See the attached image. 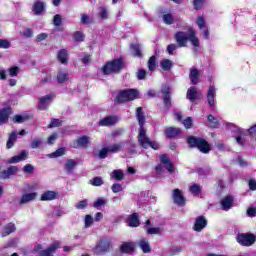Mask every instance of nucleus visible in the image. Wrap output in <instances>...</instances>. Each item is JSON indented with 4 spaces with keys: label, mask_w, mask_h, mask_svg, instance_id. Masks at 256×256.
Listing matches in <instances>:
<instances>
[{
    "label": "nucleus",
    "mask_w": 256,
    "mask_h": 256,
    "mask_svg": "<svg viewBox=\"0 0 256 256\" xmlns=\"http://www.w3.org/2000/svg\"><path fill=\"white\" fill-rule=\"evenodd\" d=\"M136 117L140 125L139 135H138L139 145H141L143 149H149V147H151V149H154L155 151H157V149H159V144L151 140V138L147 136V132L145 131V129H143V125H145V116L143 115V108L141 107L137 108Z\"/></svg>",
    "instance_id": "obj_1"
},
{
    "label": "nucleus",
    "mask_w": 256,
    "mask_h": 256,
    "mask_svg": "<svg viewBox=\"0 0 256 256\" xmlns=\"http://www.w3.org/2000/svg\"><path fill=\"white\" fill-rule=\"evenodd\" d=\"M176 43L179 47H187L188 41H190L193 47H199V37H197V31L195 29L189 27L188 32L185 33L183 31H179L175 34Z\"/></svg>",
    "instance_id": "obj_2"
},
{
    "label": "nucleus",
    "mask_w": 256,
    "mask_h": 256,
    "mask_svg": "<svg viewBox=\"0 0 256 256\" xmlns=\"http://www.w3.org/2000/svg\"><path fill=\"white\" fill-rule=\"evenodd\" d=\"M187 143L190 147H197L201 153H209L211 151V146L203 138L190 136L187 140Z\"/></svg>",
    "instance_id": "obj_3"
},
{
    "label": "nucleus",
    "mask_w": 256,
    "mask_h": 256,
    "mask_svg": "<svg viewBox=\"0 0 256 256\" xmlns=\"http://www.w3.org/2000/svg\"><path fill=\"white\" fill-rule=\"evenodd\" d=\"M138 97H139V92L136 89H128V90L121 91L118 94L116 101L118 103H125L127 101H133Z\"/></svg>",
    "instance_id": "obj_4"
},
{
    "label": "nucleus",
    "mask_w": 256,
    "mask_h": 256,
    "mask_svg": "<svg viewBox=\"0 0 256 256\" xmlns=\"http://www.w3.org/2000/svg\"><path fill=\"white\" fill-rule=\"evenodd\" d=\"M120 69H123V61L116 59L106 63V65L103 67V73L104 75H111V73H119Z\"/></svg>",
    "instance_id": "obj_5"
},
{
    "label": "nucleus",
    "mask_w": 256,
    "mask_h": 256,
    "mask_svg": "<svg viewBox=\"0 0 256 256\" xmlns=\"http://www.w3.org/2000/svg\"><path fill=\"white\" fill-rule=\"evenodd\" d=\"M161 164L156 166L157 173H163V167L168 170V173H174L175 172V166L173 163H171V160L169 157L165 154L160 156Z\"/></svg>",
    "instance_id": "obj_6"
},
{
    "label": "nucleus",
    "mask_w": 256,
    "mask_h": 256,
    "mask_svg": "<svg viewBox=\"0 0 256 256\" xmlns=\"http://www.w3.org/2000/svg\"><path fill=\"white\" fill-rule=\"evenodd\" d=\"M111 240L109 239H100L97 245L94 248L95 255H103L111 251Z\"/></svg>",
    "instance_id": "obj_7"
},
{
    "label": "nucleus",
    "mask_w": 256,
    "mask_h": 256,
    "mask_svg": "<svg viewBox=\"0 0 256 256\" xmlns=\"http://www.w3.org/2000/svg\"><path fill=\"white\" fill-rule=\"evenodd\" d=\"M239 135L236 137V143H238V145H245V142L243 141V139L246 137V135H252V137H255L256 135V125L250 127V129L248 130H243L241 128L238 129Z\"/></svg>",
    "instance_id": "obj_8"
},
{
    "label": "nucleus",
    "mask_w": 256,
    "mask_h": 256,
    "mask_svg": "<svg viewBox=\"0 0 256 256\" xmlns=\"http://www.w3.org/2000/svg\"><path fill=\"white\" fill-rule=\"evenodd\" d=\"M237 241L240 245L249 247L255 243V235L253 234H239L237 236Z\"/></svg>",
    "instance_id": "obj_9"
},
{
    "label": "nucleus",
    "mask_w": 256,
    "mask_h": 256,
    "mask_svg": "<svg viewBox=\"0 0 256 256\" xmlns=\"http://www.w3.org/2000/svg\"><path fill=\"white\" fill-rule=\"evenodd\" d=\"M53 97L55 96L52 94L40 97L38 109H40V111H45L46 109H49V105L51 104V101H53Z\"/></svg>",
    "instance_id": "obj_10"
},
{
    "label": "nucleus",
    "mask_w": 256,
    "mask_h": 256,
    "mask_svg": "<svg viewBox=\"0 0 256 256\" xmlns=\"http://www.w3.org/2000/svg\"><path fill=\"white\" fill-rule=\"evenodd\" d=\"M172 199L176 205H179V207L185 205V196H183V192L179 189L173 190Z\"/></svg>",
    "instance_id": "obj_11"
},
{
    "label": "nucleus",
    "mask_w": 256,
    "mask_h": 256,
    "mask_svg": "<svg viewBox=\"0 0 256 256\" xmlns=\"http://www.w3.org/2000/svg\"><path fill=\"white\" fill-rule=\"evenodd\" d=\"M150 225H151V220H147L145 224V229L148 235H163V231H165V228H163V226L151 227Z\"/></svg>",
    "instance_id": "obj_12"
},
{
    "label": "nucleus",
    "mask_w": 256,
    "mask_h": 256,
    "mask_svg": "<svg viewBox=\"0 0 256 256\" xmlns=\"http://www.w3.org/2000/svg\"><path fill=\"white\" fill-rule=\"evenodd\" d=\"M29 157V151L22 150L18 155L13 156L12 158H9L7 160V163L13 164V163H21V161H25Z\"/></svg>",
    "instance_id": "obj_13"
},
{
    "label": "nucleus",
    "mask_w": 256,
    "mask_h": 256,
    "mask_svg": "<svg viewBox=\"0 0 256 256\" xmlns=\"http://www.w3.org/2000/svg\"><path fill=\"white\" fill-rule=\"evenodd\" d=\"M118 121L119 119H117L116 116H108L101 119L99 125H101V127H111V125L117 124Z\"/></svg>",
    "instance_id": "obj_14"
},
{
    "label": "nucleus",
    "mask_w": 256,
    "mask_h": 256,
    "mask_svg": "<svg viewBox=\"0 0 256 256\" xmlns=\"http://www.w3.org/2000/svg\"><path fill=\"white\" fill-rule=\"evenodd\" d=\"M32 11L34 15H42L43 11H45V2L36 0L33 4Z\"/></svg>",
    "instance_id": "obj_15"
},
{
    "label": "nucleus",
    "mask_w": 256,
    "mask_h": 256,
    "mask_svg": "<svg viewBox=\"0 0 256 256\" xmlns=\"http://www.w3.org/2000/svg\"><path fill=\"white\" fill-rule=\"evenodd\" d=\"M205 227H207V219L203 216L198 217L194 224V231H203Z\"/></svg>",
    "instance_id": "obj_16"
},
{
    "label": "nucleus",
    "mask_w": 256,
    "mask_h": 256,
    "mask_svg": "<svg viewBox=\"0 0 256 256\" xmlns=\"http://www.w3.org/2000/svg\"><path fill=\"white\" fill-rule=\"evenodd\" d=\"M59 197V193L57 191H45L41 195V201H53L54 199H57Z\"/></svg>",
    "instance_id": "obj_17"
},
{
    "label": "nucleus",
    "mask_w": 256,
    "mask_h": 256,
    "mask_svg": "<svg viewBox=\"0 0 256 256\" xmlns=\"http://www.w3.org/2000/svg\"><path fill=\"white\" fill-rule=\"evenodd\" d=\"M36 199H37V192H30V193L24 194L21 197L20 203L25 205L27 203H31V201H35Z\"/></svg>",
    "instance_id": "obj_18"
},
{
    "label": "nucleus",
    "mask_w": 256,
    "mask_h": 256,
    "mask_svg": "<svg viewBox=\"0 0 256 256\" xmlns=\"http://www.w3.org/2000/svg\"><path fill=\"white\" fill-rule=\"evenodd\" d=\"M18 171H19V168H17L16 166H11L2 172L0 177L2 179H9V177L16 175V173H18Z\"/></svg>",
    "instance_id": "obj_19"
},
{
    "label": "nucleus",
    "mask_w": 256,
    "mask_h": 256,
    "mask_svg": "<svg viewBox=\"0 0 256 256\" xmlns=\"http://www.w3.org/2000/svg\"><path fill=\"white\" fill-rule=\"evenodd\" d=\"M9 115H11L10 107H6L0 110V125H3L4 123H7V121H9Z\"/></svg>",
    "instance_id": "obj_20"
},
{
    "label": "nucleus",
    "mask_w": 256,
    "mask_h": 256,
    "mask_svg": "<svg viewBox=\"0 0 256 256\" xmlns=\"http://www.w3.org/2000/svg\"><path fill=\"white\" fill-rule=\"evenodd\" d=\"M221 207L224 211H229L233 207V197L226 196L221 200Z\"/></svg>",
    "instance_id": "obj_21"
},
{
    "label": "nucleus",
    "mask_w": 256,
    "mask_h": 256,
    "mask_svg": "<svg viewBox=\"0 0 256 256\" xmlns=\"http://www.w3.org/2000/svg\"><path fill=\"white\" fill-rule=\"evenodd\" d=\"M162 94L166 107H171V88L165 86L164 88H162Z\"/></svg>",
    "instance_id": "obj_22"
},
{
    "label": "nucleus",
    "mask_w": 256,
    "mask_h": 256,
    "mask_svg": "<svg viewBox=\"0 0 256 256\" xmlns=\"http://www.w3.org/2000/svg\"><path fill=\"white\" fill-rule=\"evenodd\" d=\"M122 253H133L135 251V244L133 242H124L120 246Z\"/></svg>",
    "instance_id": "obj_23"
},
{
    "label": "nucleus",
    "mask_w": 256,
    "mask_h": 256,
    "mask_svg": "<svg viewBox=\"0 0 256 256\" xmlns=\"http://www.w3.org/2000/svg\"><path fill=\"white\" fill-rule=\"evenodd\" d=\"M16 229L13 223L6 224L2 229L1 236L7 237V235H11V233H15Z\"/></svg>",
    "instance_id": "obj_24"
},
{
    "label": "nucleus",
    "mask_w": 256,
    "mask_h": 256,
    "mask_svg": "<svg viewBox=\"0 0 256 256\" xmlns=\"http://www.w3.org/2000/svg\"><path fill=\"white\" fill-rule=\"evenodd\" d=\"M215 91L216 89L214 88V86H210L207 92V101L210 107L215 106Z\"/></svg>",
    "instance_id": "obj_25"
},
{
    "label": "nucleus",
    "mask_w": 256,
    "mask_h": 256,
    "mask_svg": "<svg viewBox=\"0 0 256 256\" xmlns=\"http://www.w3.org/2000/svg\"><path fill=\"white\" fill-rule=\"evenodd\" d=\"M180 133L181 129L179 128L170 127L165 130V135L168 139H173V137H177Z\"/></svg>",
    "instance_id": "obj_26"
},
{
    "label": "nucleus",
    "mask_w": 256,
    "mask_h": 256,
    "mask_svg": "<svg viewBox=\"0 0 256 256\" xmlns=\"http://www.w3.org/2000/svg\"><path fill=\"white\" fill-rule=\"evenodd\" d=\"M189 77L191 83L193 85H197V83H199V70H197L196 68H191Z\"/></svg>",
    "instance_id": "obj_27"
},
{
    "label": "nucleus",
    "mask_w": 256,
    "mask_h": 256,
    "mask_svg": "<svg viewBox=\"0 0 256 256\" xmlns=\"http://www.w3.org/2000/svg\"><path fill=\"white\" fill-rule=\"evenodd\" d=\"M197 95H198L197 88L190 87L187 90L186 97H187V99H189V101H191V103H195V100L197 99Z\"/></svg>",
    "instance_id": "obj_28"
},
{
    "label": "nucleus",
    "mask_w": 256,
    "mask_h": 256,
    "mask_svg": "<svg viewBox=\"0 0 256 256\" xmlns=\"http://www.w3.org/2000/svg\"><path fill=\"white\" fill-rule=\"evenodd\" d=\"M125 177V174L123 173V170H114L110 174L111 179H115L116 181H123Z\"/></svg>",
    "instance_id": "obj_29"
},
{
    "label": "nucleus",
    "mask_w": 256,
    "mask_h": 256,
    "mask_svg": "<svg viewBox=\"0 0 256 256\" xmlns=\"http://www.w3.org/2000/svg\"><path fill=\"white\" fill-rule=\"evenodd\" d=\"M129 227H139V217L137 214H132L128 218Z\"/></svg>",
    "instance_id": "obj_30"
},
{
    "label": "nucleus",
    "mask_w": 256,
    "mask_h": 256,
    "mask_svg": "<svg viewBox=\"0 0 256 256\" xmlns=\"http://www.w3.org/2000/svg\"><path fill=\"white\" fill-rule=\"evenodd\" d=\"M69 60V53L67 50L63 49L58 52V61L60 63H66Z\"/></svg>",
    "instance_id": "obj_31"
},
{
    "label": "nucleus",
    "mask_w": 256,
    "mask_h": 256,
    "mask_svg": "<svg viewBox=\"0 0 256 256\" xmlns=\"http://www.w3.org/2000/svg\"><path fill=\"white\" fill-rule=\"evenodd\" d=\"M58 83H65L69 80V75L66 70H59L57 75Z\"/></svg>",
    "instance_id": "obj_32"
},
{
    "label": "nucleus",
    "mask_w": 256,
    "mask_h": 256,
    "mask_svg": "<svg viewBox=\"0 0 256 256\" xmlns=\"http://www.w3.org/2000/svg\"><path fill=\"white\" fill-rule=\"evenodd\" d=\"M160 66L163 69V71H170L171 67H173V62L169 59H163L160 62Z\"/></svg>",
    "instance_id": "obj_33"
},
{
    "label": "nucleus",
    "mask_w": 256,
    "mask_h": 256,
    "mask_svg": "<svg viewBox=\"0 0 256 256\" xmlns=\"http://www.w3.org/2000/svg\"><path fill=\"white\" fill-rule=\"evenodd\" d=\"M139 247L142 249L143 253H149V251H151V246H149L147 239L140 240Z\"/></svg>",
    "instance_id": "obj_34"
},
{
    "label": "nucleus",
    "mask_w": 256,
    "mask_h": 256,
    "mask_svg": "<svg viewBox=\"0 0 256 256\" xmlns=\"http://www.w3.org/2000/svg\"><path fill=\"white\" fill-rule=\"evenodd\" d=\"M91 139L87 136H82L77 140V147H87L89 145Z\"/></svg>",
    "instance_id": "obj_35"
},
{
    "label": "nucleus",
    "mask_w": 256,
    "mask_h": 256,
    "mask_svg": "<svg viewBox=\"0 0 256 256\" xmlns=\"http://www.w3.org/2000/svg\"><path fill=\"white\" fill-rule=\"evenodd\" d=\"M131 53L134 57H141V46L139 44H133L130 46Z\"/></svg>",
    "instance_id": "obj_36"
},
{
    "label": "nucleus",
    "mask_w": 256,
    "mask_h": 256,
    "mask_svg": "<svg viewBox=\"0 0 256 256\" xmlns=\"http://www.w3.org/2000/svg\"><path fill=\"white\" fill-rule=\"evenodd\" d=\"M65 155V148H58L55 152L49 154L50 159H55L57 157H63Z\"/></svg>",
    "instance_id": "obj_37"
},
{
    "label": "nucleus",
    "mask_w": 256,
    "mask_h": 256,
    "mask_svg": "<svg viewBox=\"0 0 256 256\" xmlns=\"http://www.w3.org/2000/svg\"><path fill=\"white\" fill-rule=\"evenodd\" d=\"M15 141H17V133H12L9 136V139L6 144L7 149H11V147H13V145L15 144Z\"/></svg>",
    "instance_id": "obj_38"
},
{
    "label": "nucleus",
    "mask_w": 256,
    "mask_h": 256,
    "mask_svg": "<svg viewBox=\"0 0 256 256\" xmlns=\"http://www.w3.org/2000/svg\"><path fill=\"white\" fill-rule=\"evenodd\" d=\"M74 167H77V161H75L73 159H70V160L66 161V163H65L66 171H73Z\"/></svg>",
    "instance_id": "obj_39"
},
{
    "label": "nucleus",
    "mask_w": 256,
    "mask_h": 256,
    "mask_svg": "<svg viewBox=\"0 0 256 256\" xmlns=\"http://www.w3.org/2000/svg\"><path fill=\"white\" fill-rule=\"evenodd\" d=\"M104 205H107V200H105L104 198H98L93 203V207H95V209H101V207H104Z\"/></svg>",
    "instance_id": "obj_40"
},
{
    "label": "nucleus",
    "mask_w": 256,
    "mask_h": 256,
    "mask_svg": "<svg viewBox=\"0 0 256 256\" xmlns=\"http://www.w3.org/2000/svg\"><path fill=\"white\" fill-rule=\"evenodd\" d=\"M155 67H157V58H155V56H152L148 60V69L149 71H155Z\"/></svg>",
    "instance_id": "obj_41"
},
{
    "label": "nucleus",
    "mask_w": 256,
    "mask_h": 256,
    "mask_svg": "<svg viewBox=\"0 0 256 256\" xmlns=\"http://www.w3.org/2000/svg\"><path fill=\"white\" fill-rule=\"evenodd\" d=\"M209 125L213 128L219 127V120L217 118L213 117V115L208 116Z\"/></svg>",
    "instance_id": "obj_42"
},
{
    "label": "nucleus",
    "mask_w": 256,
    "mask_h": 256,
    "mask_svg": "<svg viewBox=\"0 0 256 256\" xmlns=\"http://www.w3.org/2000/svg\"><path fill=\"white\" fill-rule=\"evenodd\" d=\"M163 21L166 23V25H173L175 20L173 19V15L171 14H164L163 15Z\"/></svg>",
    "instance_id": "obj_43"
},
{
    "label": "nucleus",
    "mask_w": 256,
    "mask_h": 256,
    "mask_svg": "<svg viewBox=\"0 0 256 256\" xmlns=\"http://www.w3.org/2000/svg\"><path fill=\"white\" fill-rule=\"evenodd\" d=\"M120 149H123V144H113L108 147L110 153H118Z\"/></svg>",
    "instance_id": "obj_44"
},
{
    "label": "nucleus",
    "mask_w": 256,
    "mask_h": 256,
    "mask_svg": "<svg viewBox=\"0 0 256 256\" xmlns=\"http://www.w3.org/2000/svg\"><path fill=\"white\" fill-rule=\"evenodd\" d=\"M23 173H27L28 175H33V171H35V167L31 164H26L23 169Z\"/></svg>",
    "instance_id": "obj_45"
},
{
    "label": "nucleus",
    "mask_w": 256,
    "mask_h": 256,
    "mask_svg": "<svg viewBox=\"0 0 256 256\" xmlns=\"http://www.w3.org/2000/svg\"><path fill=\"white\" fill-rule=\"evenodd\" d=\"M98 15H99V17H101V19L109 18V12L104 7L99 8Z\"/></svg>",
    "instance_id": "obj_46"
},
{
    "label": "nucleus",
    "mask_w": 256,
    "mask_h": 256,
    "mask_svg": "<svg viewBox=\"0 0 256 256\" xmlns=\"http://www.w3.org/2000/svg\"><path fill=\"white\" fill-rule=\"evenodd\" d=\"M196 25L201 30L205 29V18H203V16H198L196 19Z\"/></svg>",
    "instance_id": "obj_47"
},
{
    "label": "nucleus",
    "mask_w": 256,
    "mask_h": 256,
    "mask_svg": "<svg viewBox=\"0 0 256 256\" xmlns=\"http://www.w3.org/2000/svg\"><path fill=\"white\" fill-rule=\"evenodd\" d=\"M90 183L94 187H101V185H103V179H101V177H95L92 180H90Z\"/></svg>",
    "instance_id": "obj_48"
},
{
    "label": "nucleus",
    "mask_w": 256,
    "mask_h": 256,
    "mask_svg": "<svg viewBox=\"0 0 256 256\" xmlns=\"http://www.w3.org/2000/svg\"><path fill=\"white\" fill-rule=\"evenodd\" d=\"M189 190L192 195H199V193L201 192V186L193 184Z\"/></svg>",
    "instance_id": "obj_49"
},
{
    "label": "nucleus",
    "mask_w": 256,
    "mask_h": 256,
    "mask_svg": "<svg viewBox=\"0 0 256 256\" xmlns=\"http://www.w3.org/2000/svg\"><path fill=\"white\" fill-rule=\"evenodd\" d=\"M58 138H59V135L57 133L51 134L47 139V144L53 145L57 141Z\"/></svg>",
    "instance_id": "obj_50"
},
{
    "label": "nucleus",
    "mask_w": 256,
    "mask_h": 256,
    "mask_svg": "<svg viewBox=\"0 0 256 256\" xmlns=\"http://www.w3.org/2000/svg\"><path fill=\"white\" fill-rule=\"evenodd\" d=\"M204 4L205 0H193L194 9L196 10L203 9Z\"/></svg>",
    "instance_id": "obj_51"
},
{
    "label": "nucleus",
    "mask_w": 256,
    "mask_h": 256,
    "mask_svg": "<svg viewBox=\"0 0 256 256\" xmlns=\"http://www.w3.org/2000/svg\"><path fill=\"white\" fill-rule=\"evenodd\" d=\"M11 42L9 40L0 39V49H9Z\"/></svg>",
    "instance_id": "obj_52"
},
{
    "label": "nucleus",
    "mask_w": 256,
    "mask_h": 256,
    "mask_svg": "<svg viewBox=\"0 0 256 256\" xmlns=\"http://www.w3.org/2000/svg\"><path fill=\"white\" fill-rule=\"evenodd\" d=\"M9 75L10 77H17L19 75V67L13 66L9 69Z\"/></svg>",
    "instance_id": "obj_53"
},
{
    "label": "nucleus",
    "mask_w": 256,
    "mask_h": 256,
    "mask_svg": "<svg viewBox=\"0 0 256 256\" xmlns=\"http://www.w3.org/2000/svg\"><path fill=\"white\" fill-rule=\"evenodd\" d=\"M14 123H25L27 121V116H21V115H16L13 118Z\"/></svg>",
    "instance_id": "obj_54"
},
{
    "label": "nucleus",
    "mask_w": 256,
    "mask_h": 256,
    "mask_svg": "<svg viewBox=\"0 0 256 256\" xmlns=\"http://www.w3.org/2000/svg\"><path fill=\"white\" fill-rule=\"evenodd\" d=\"M84 39H85V34H83L82 32L77 31V32L74 33V40L75 41L81 42Z\"/></svg>",
    "instance_id": "obj_55"
},
{
    "label": "nucleus",
    "mask_w": 256,
    "mask_h": 256,
    "mask_svg": "<svg viewBox=\"0 0 256 256\" xmlns=\"http://www.w3.org/2000/svg\"><path fill=\"white\" fill-rule=\"evenodd\" d=\"M183 125L186 129H191V127L193 126V119L191 117L186 118L183 121Z\"/></svg>",
    "instance_id": "obj_56"
},
{
    "label": "nucleus",
    "mask_w": 256,
    "mask_h": 256,
    "mask_svg": "<svg viewBox=\"0 0 256 256\" xmlns=\"http://www.w3.org/2000/svg\"><path fill=\"white\" fill-rule=\"evenodd\" d=\"M84 223H85V227H90V226H92V225H93V216H91V215H86V216H85Z\"/></svg>",
    "instance_id": "obj_57"
},
{
    "label": "nucleus",
    "mask_w": 256,
    "mask_h": 256,
    "mask_svg": "<svg viewBox=\"0 0 256 256\" xmlns=\"http://www.w3.org/2000/svg\"><path fill=\"white\" fill-rule=\"evenodd\" d=\"M41 143H42L41 139H34L31 142L30 146H31L32 149H39V147H41Z\"/></svg>",
    "instance_id": "obj_58"
},
{
    "label": "nucleus",
    "mask_w": 256,
    "mask_h": 256,
    "mask_svg": "<svg viewBox=\"0 0 256 256\" xmlns=\"http://www.w3.org/2000/svg\"><path fill=\"white\" fill-rule=\"evenodd\" d=\"M63 19L61 18V15L59 14H56L54 16V19H53V24L56 26V27H59V25H61Z\"/></svg>",
    "instance_id": "obj_59"
},
{
    "label": "nucleus",
    "mask_w": 256,
    "mask_h": 256,
    "mask_svg": "<svg viewBox=\"0 0 256 256\" xmlns=\"http://www.w3.org/2000/svg\"><path fill=\"white\" fill-rule=\"evenodd\" d=\"M108 153H110L109 148H102L99 152L98 157H100V159H105V157H107Z\"/></svg>",
    "instance_id": "obj_60"
},
{
    "label": "nucleus",
    "mask_w": 256,
    "mask_h": 256,
    "mask_svg": "<svg viewBox=\"0 0 256 256\" xmlns=\"http://www.w3.org/2000/svg\"><path fill=\"white\" fill-rule=\"evenodd\" d=\"M87 199L81 200L80 202H78L75 207L76 209H85V207H87Z\"/></svg>",
    "instance_id": "obj_61"
},
{
    "label": "nucleus",
    "mask_w": 256,
    "mask_h": 256,
    "mask_svg": "<svg viewBox=\"0 0 256 256\" xmlns=\"http://www.w3.org/2000/svg\"><path fill=\"white\" fill-rule=\"evenodd\" d=\"M112 191L113 193H121V191H123V186H121V184H113L112 185Z\"/></svg>",
    "instance_id": "obj_62"
},
{
    "label": "nucleus",
    "mask_w": 256,
    "mask_h": 256,
    "mask_svg": "<svg viewBox=\"0 0 256 256\" xmlns=\"http://www.w3.org/2000/svg\"><path fill=\"white\" fill-rule=\"evenodd\" d=\"M59 126H61V120L59 119H52L49 125L50 129H52L53 127H59Z\"/></svg>",
    "instance_id": "obj_63"
},
{
    "label": "nucleus",
    "mask_w": 256,
    "mask_h": 256,
    "mask_svg": "<svg viewBox=\"0 0 256 256\" xmlns=\"http://www.w3.org/2000/svg\"><path fill=\"white\" fill-rule=\"evenodd\" d=\"M248 186H249V189L251 191H256V180L255 179H250L248 181Z\"/></svg>",
    "instance_id": "obj_64"
}]
</instances>
